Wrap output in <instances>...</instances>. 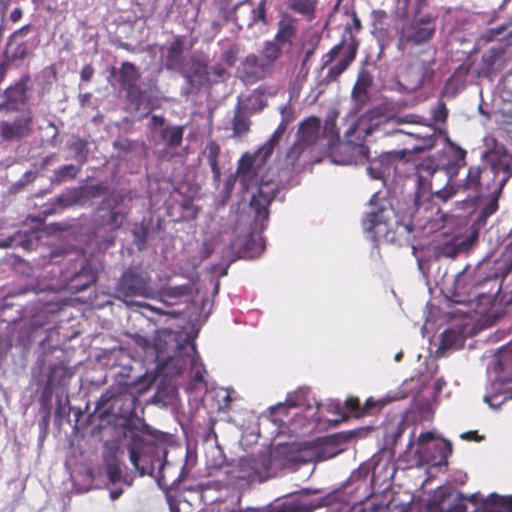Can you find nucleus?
I'll use <instances>...</instances> for the list:
<instances>
[{
	"instance_id": "nucleus-61",
	"label": "nucleus",
	"mask_w": 512,
	"mask_h": 512,
	"mask_svg": "<svg viewBox=\"0 0 512 512\" xmlns=\"http://www.w3.org/2000/svg\"><path fill=\"white\" fill-rule=\"evenodd\" d=\"M434 439V434L432 432H424L419 436V442L422 444L428 443Z\"/></svg>"
},
{
	"instance_id": "nucleus-11",
	"label": "nucleus",
	"mask_w": 512,
	"mask_h": 512,
	"mask_svg": "<svg viewBox=\"0 0 512 512\" xmlns=\"http://www.w3.org/2000/svg\"><path fill=\"white\" fill-rule=\"evenodd\" d=\"M140 77L141 73L136 65L125 61L119 68H111L108 80L111 86L126 93L130 103L139 105L145 99V92L138 84Z\"/></svg>"
},
{
	"instance_id": "nucleus-52",
	"label": "nucleus",
	"mask_w": 512,
	"mask_h": 512,
	"mask_svg": "<svg viewBox=\"0 0 512 512\" xmlns=\"http://www.w3.org/2000/svg\"><path fill=\"white\" fill-rule=\"evenodd\" d=\"M387 18V13L384 10H377L373 12L374 26L382 25L383 21Z\"/></svg>"
},
{
	"instance_id": "nucleus-60",
	"label": "nucleus",
	"mask_w": 512,
	"mask_h": 512,
	"mask_svg": "<svg viewBox=\"0 0 512 512\" xmlns=\"http://www.w3.org/2000/svg\"><path fill=\"white\" fill-rule=\"evenodd\" d=\"M91 98H92L91 93H83V94H79V96H78L79 103L82 107L86 106L90 102Z\"/></svg>"
},
{
	"instance_id": "nucleus-43",
	"label": "nucleus",
	"mask_w": 512,
	"mask_h": 512,
	"mask_svg": "<svg viewBox=\"0 0 512 512\" xmlns=\"http://www.w3.org/2000/svg\"><path fill=\"white\" fill-rule=\"evenodd\" d=\"M162 137L168 140L170 147L178 146L183 139V130H161Z\"/></svg>"
},
{
	"instance_id": "nucleus-38",
	"label": "nucleus",
	"mask_w": 512,
	"mask_h": 512,
	"mask_svg": "<svg viewBox=\"0 0 512 512\" xmlns=\"http://www.w3.org/2000/svg\"><path fill=\"white\" fill-rule=\"evenodd\" d=\"M192 349L194 352H196L195 344L192 345ZM204 365L200 361V357L197 353H195V356L191 360V373H192V379L194 382L201 383L204 382Z\"/></svg>"
},
{
	"instance_id": "nucleus-17",
	"label": "nucleus",
	"mask_w": 512,
	"mask_h": 512,
	"mask_svg": "<svg viewBox=\"0 0 512 512\" xmlns=\"http://www.w3.org/2000/svg\"><path fill=\"white\" fill-rule=\"evenodd\" d=\"M373 85L372 74L364 67L358 71L356 82L351 91L353 110L360 111L370 101V89Z\"/></svg>"
},
{
	"instance_id": "nucleus-50",
	"label": "nucleus",
	"mask_w": 512,
	"mask_h": 512,
	"mask_svg": "<svg viewBox=\"0 0 512 512\" xmlns=\"http://www.w3.org/2000/svg\"><path fill=\"white\" fill-rule=\"evenodd\" d=\"M319 126V120L317 118H311L300 121L297 128H319Z\"/></svg>"
},
{
	"instance_id": "nucleus-8",
	"label": "nucleus",
	"mask_w": 512,
	"mask_h": 512,
	"mask_svg": "<svg viewBox=\"0 0 512 512\" xmlns=\"http://www.w3.org/2000/svg\"><path fill=\"white\" fill-rule=\"evenodd\" d=\"M155 296V289L151 284V278L135 267H129L123 271L115 286V297L127 305H138L133 298L150 299Z\"/></svg>"
},
{
	"instance_id": "nucleus-33",
	"label": "nucleus",
	"mask_w": 512,
	"mask_h": 512,
	"mask_svg": "<svg viewBox=\"0 0 512 512\" xmlns=\"http://www.w3.org/2000/svg\"><path fill=\"white\" fill-rule=\"evenodd\" d=\"M484 508L488 512H508V496L491 493L484 501Z\"/></svg>"
},
{
	"instance_id": "nucleus-13",
	"label": "nucleus",
	"mask_w": 512,
	"mask_h": 512,
	"mask_svg": "<svg viewBox=\"0 0 512 512\" xmlns=\"http://www.w3.org/2000/svg\"><path fill=\"white\" fill-rule=\"evenodd\" d=\"M121 199L106 197L96 208L94 230L97 235L101 232L114 233L119 230L127 219L125 212L116 210Z\"/></svg>"
},
{
	"instance_id": "nucleus-56",
	"label": "nucleus",
	"mask_w": 512,
	"mask_h": 512,
	"mask_svg": "<svg viewBox=\"0 0 512 512\" xmlns=\"http://www.w3.org/2000/svg\"><path fill=\"white\" fill-rule=\"evenodd\" d=\"M461 438L468 441H479L483 437L479 436L477 431H468L466 433H463L461 435Z\"/></svg>"
},
{
	"instance_id": "nucleus-23",
	"label": "nucleus",
	"mask_w": 512,
	"mask_h": 512,
	"mask_svg": "<svg viewBox=\"0 0 512 512\" xmlns=\"http://www.w3.org/2000/svg\"><path fill=\"white\" fill-rule=\"evenodd\" d=\"M83 195L81 188H70L67 189L64 193L57 196L52 205L53 208L45 211V214H52L57 212L58 210H62L68 207H71L75 204H79L82 202Z\"/></svg>"
},
{
	"instance_id": "nucleus-32",
	"label": "nucleus",
	"mask_w": 512,
	"mask_h": 512,
	"mask_svg": "<svg viewBox=\"0 0 512 512\" xmlns=\"http://www.w3.org/2000/svg\"><path fill=\"white\" fill-rule=\"evenodd\" d=\"M467 506L465 504L464 496L459 493L455 502L444 510L443 501L439 503L432 502L428 505L427 512H466Z\"/></svg>"
},
{
	"instance_id": "nucleus-49",
	"label": "nucleus",
	"mask_w": 512,
	"mask_h": 512,
	"mask_svg": "<svg viewBox=\"0 0 512 512\" xmlns=\"http://www.w3.org/2000/svg\"><path fill=\"white\" fill-rule=\"evenodd\" d=\"M439 449L441 450V458H442L439 461V463L440 464L442 462L447 463V457H448V455H450L452 453V444H451V442L445 441Z\"/></svg>"
},
{
	"instance_id": "nucleus-62",
	"label": "nucleus",
	"mask_w": 512,
	"mask_h": 512,
	"mask_svg": "<svg viewBox=\"0 0 512 512\" xmlns=\"http://www.w3.org/2000/svg\"><path fill=\"white\" fill-rule=\"evenodd\" d=\"M22 17V10L21 8H15L11 14H10V19L12 22H17L21 19Z\"/></svg>"
},
{
	"instance_id": "nucleus-48",
	"label": "nucleus",
	"mask_w": 512,
	"mask_h": 512,
	"mask_svg": "<svg viewBox=\"0 0 512 512\" xmlns=\"http://www.w3.org/2000/svg\"><path fill=\"white\" fill-rule=\"evenodd\" d=\"M410 201L412 202V207L409 208L408 214L411 218H414L416 212L419 209V201H420L419 191H417L413 196L410 197Z\"/></svg>"
},
{
	"instance_id": "nucleus-55",
	"label": "nucleus",
	"mask_w": 512,
	"mask_h": 512,
	"mask_svg": "<svg viewBox=\"0 0 512 512\" xmlns=\"http://www.w3.org/2000/svg\"><path fill=\"white\" fill-rule=\"evenodd\" d=\"M376 407V402L372 398H368L364 405H361V411H363L364 416L368 414L372 409Z\"/></svg>"
},
{
	"instance_id": "nucleus-45",
	"label": "nucleus",
	"mask_w": 512,
	"mask_h": 512,
	"mask_svg": "<svg viewBox=\"0 0 512 512\" xmlns=\"http://www.w3.org/2000/svg\"><path fill=\"white\" fill-rule=\"evenodd\" d=\"M81 189L82 194L86 193L88 197L96 198L105 194L108 191V186L105 183H97L84 188L81 187Z\"/></svg>"
},
{
	"instance_id": "nucleus-6",
	"label": "nucleus",
	"mask_w": 512,
	"mask_h": 512,
	"mask_svg": "<svg viewBox=\"0 0 512 512\" xmlns=\"http://www.w3.org/2000/svg\"><path fill=\"white\" fill-rule=\"evenodd\" d=\"M51 261L62 265L60 277L71 289L83 291L97 280V271L79 250L52 251Z\"/></svg>"
},
{
	"instance_id": "nucleus-16",
	"label": "nucleus",
	"mask_w": 512,
	"mask_h": 512,
	"mask_svg": "<svg viewBox=\"0 0 512 512\" xmlns=\"http://www.w3.org/2000/svg\"><path fill=\"white\" fill-rule=\"evenodd\" d=\"M378 201V194H373L369 203L375 206L376 209L367 213L362 222L364 231L375 235L385 233L394 216L393 208L387 200L381 199L380 202Z\"/></svg>"
},
{
	"instance_id": "nucleus-4",
	"label": "nucleus",
	"mask_w": 512,
	"mask_h": 512,
	"mask_svg": "<svg viewBox=\"0 0 512 512\" xmlns=\"http://www.w3.org/2000/svg\"><path fill=\"white\" fill-rule=\"evenodd\" d=\"M167 451L156 445H145L129 448V457L140 475H151L156 478L161 488H166L182 481V471L176 473L177 467L166 460ZM184 465L180 468L182 470Z\"/></svg>"
},
{
	"instance_id": "nucleus-20",
	"label": "nucleus",
	"mask_w": 512,
	"mask_h": 512,
	"mask_svg": "<svg viewBox=\"0 0 512 512\" xmlns=\"http://www.w3.org/2000/svg\"><path fill=\"white\" fill-rule=\"evenodd\" d=\"M248 0L239 1L235 4L232 0H215L214 6L217 10V20L213 22V27H220L228 22H233L237 25L240 24V17L237 12L240 10Z\"/></svg>"
},
{
	"instance_id": "nucleus-36",
	"label": "nucleus",
	"mask_w": 512,
	"mask_h": 512,
	"mask_svg": "<svg viewBox=\"0 0 512 512\" xmlns=\"http://www.w3.org/2000/svg\"><path fill=\"white\" fill-rule=\"evenodd\" d=\"M149 227L144 222L139 224H135L131 230V233L134 237V243L138 247L139 250H142L146 246L147 238L149 235Z\"/></svg>"
},
{
	"instance_id": "nucleus-18",
	"label": "nucleus",
	"mask_w": 512,
	"mask_h": 512,
	"mask_svg": "<svg viewBox=\"0 0 512 512\" xmlns=\"http://www.w3.org/2000/svg\"><path fill=\"white\" fill-rule=\"evenodd\" d=\"M273 70L256 54H248L242 62L241 79L245 83H255L271 75Z\"/></svg>"
},
{
	"instance_id": "nucleus-40",
	"label": "nucleus",
	"mask_w": 512,
	"mask_h": 512,
	"mask_svg": "<svg viewBox=\"0 0 512 512\" xmlns=\"http://www.w3.org/2000/svg\"><path fill=\"white\" fill-rule=\"evenodd\" d=\"M251 19L247 23L250 27L257 22L266 23V0H260L258 5L251 9Z\"/></svg>"
},
{
	"instance_id": "nucleus-5",
	"label": "nucleus",
	"mask_w": 512,
	"mask_h": 512,
	"mask_svg": "<svg viewBox=\"0 0 512 512\" xmlns=\"http://www.w3.org/2000/svg\"><path fill=\"white\" fill-rule=\"evenodd\" d=\"M512 270V230L505 238V247L500 256L493 261H484L479 269L478 276L473 285L476 297L496 299L501 290L504 279Z\"/></svg>"
},
{
	"instance_id": "nucleus-15",
	"label": "nucleus",
	"mask_w": 512,
	"mask_h": 512,
	"mask_svg": "<svg viewBox=\"0 0 512 512\" xmlns=\"http://www.w3.org/2000/svg\"><path fill=\"white\" fill-rule=\"evenodd\" d=\"M30 82L31 77L25 74L7 87L0 95V111H18L27 106L32 96Z\"/></svg>"
},
{
	"instance_id": "nucleus-10",
	"label": "nucleus",
	"mask_w": 512,
	"mask_h": 512,
	"mask_svg": "<svg viewBox=\"0 0 512 512\" xmlns=\"http://www.w3.org/2000/svg\"><path fill=\"white\" fill-rule=\"evenodd\" d=\"M437 15L431 13L413 14L412 19L401 28L398 47L404 50L408 45H421L429 42L436 32Z\"/></svg>"
},
{
	"instance_id": "nucleus-22",
	"label": "nucleus",
	"mask_w": 512,
	"mask_h": 512,
	"mask_svg": "<svg viewBox=\"0 0 512 512\" xmlns=\"http://www.w3.org/2000/svg\"><path fill=\"white\" fill-rule=\"evenodd\" d=\"M388 120V114L382 107H374L360 116L358 121L353 123L350 128H379L386 125Z\"/></svg>"
},
{
	"instance_id": "nucleus-21",
	"label": "nucleus",
	"mask_w": 512,
	"mask_h": 512,
	"mask_svg": "<svg viewBox=\"0 0 512 512\" xmlns=\"http://www.w3.org/2000/svg\"><path fill=\"white\" fill-rule=\"evenodd\" d=\"M444 131L445 130H433V133L425 135L405 132L404 134L407 140L404 142L406 144L404 152L420 153L433 148L436 145V132L441 134Z\"/></svg>"
},
{
	"instance_id": "nucleus-53",
	"label": "nucleus",
	"mask_w": 512,
	"mask_h": 512,
	"mask_svg": "<svg viewBox=\"0 0 512 512\" xmlns=\"http://www.w3.org/2000/svg\"><path fill=\"white\" fill-rule=\"evenodd\" d=\"M4 140H10L13 137H22L24 136L23 130H2L1 134Z\"/></svg>"
},
{
	"instance_id": "nucleus-3",
	"label": "nucleus",
	"mask_w": 512,
	"mask_h": 512,
	"mask_svg": "<svg viewBox=\"0 0 512 512\" xmlns=\"http://www.w3.org/2000/svg\"><path fill=\"white\" fill-rule=\"evenodd\" d=\"M362 28L361 21L356 13L352 14L351 23L347 24L346 31L354 29L356 32ZM359 41L349 32L344 35L341 42L334 45L326 54L322 56L321 67L319 69L318 81L316 85L317 99L324 93L327 86L338 80V78L349 68L356 58Z\"/></svg>"
},
{
	"instance_id": "nucleus-25",
	"label": "nucleus",
	"mask_w": 512,
	"mask_h": 512,
	"mask_svg": "<svg viewBox=\"0 0 512 512\" xmlns=\"http://www.w3.org/2000/svg\"><path fill=\"white\" fill-rule=\"evenodd\" d=\"M183 43L180 39L173 41L167 49L164 68L169 71H181Z\"/></svg>"
},
{
	"instance_id": "nucleus-9",
	"label": "nucleus",
	"mask_w": 512,
	"mask_h": 512,
	"mask_svg": "<svg viewBox=\"0 0 512 512\" xmlns=\"http://www.w3.org/2000/svg\"><path fill=\"white\" fill-rule=\"evenodd\" d=\"M285 130H275L270 139L262 145L254 154L245 153L238 162L236 171L237 180L244 190H248L256 177L254 167H260L265 164L272 155L275 146L281 139Z\"/></svg>"
},
{
	"instance_id": "nucleus-59",
	"label": "nucleus",
	"mask_w": 512,
	"mask_h": 512,
	"mask_svg": "<svg viewBox=\"0 0 512 512\" xmlns=\"http://www.w3.org/2000/svg\"><path fill=\"white\" fill-rule=\"evenodd\" d=\"M222 60H224L226 63H228L229 65H233L234 62H235V57H234V52L229 50V51H225L223 54H222Z\"/></svg>"
},
{
	"instance_id": "nucleus-35",
	"label": "nucleus",
	"mask_w": 512,
	"mask_h": 512,
	"mask_svg": "<svg viewBox=\"0 0 512 512\" xmlns=\"http://www.w3.org/2000/svg\"><path fill=\"white\" fill-rule=\"evenodd\" d=\"M88 142L84 139L73 138L68 142V148L73 151L74 158L83 165L87 161L88 157Z\"/></svg>"
},
{
	"instance_id": "nucleus-57",
	"label": "nucleus",
	"mask_w": 512,
	"mask_h": 512,
	"mask_svg": "<svg viewBox=\"0 0 512 512\" xmlns=\"http://www.w3.org/2000/svg\"><path fill=\"white\" fill-rule=\"evenodd\" d=\"M428 0H414V13L413 14H423L422 10L427 6Z\"/></svg>"
},
{
	"instance_id": "nucleus-34",
	"label": "nucleus",
	"mask_w": 512,
	"mask_h": 512,
	"mask_svg": "<svg viewBox=\"0 0 512 512\" xmlns=\"http://www.w3.org/2000/svg\"><path fill=\"white\" fill-rule=\"evenodd\" d=\"M109 399H114L115 402L118 401H128V407L124 411V413L132 414L135 412L137 407L138 399L135 397L132 393L127 392V387H118L117 392L112 393L109 395Z\"/></svg>"
},
{
	"instance_id": "nucleus-64",
	"label": "nucleus",
	"mask_w": 512,
	"mask_h": 512,
	"mask_svg": "<svg viewBox=\"0 0 512 512\" xmlns=\"http://www.w3.org/2000/svg\"><path fill=\"white\" fill-rule=\"evenodd\" d=\"M135 342L142 348H146L149 345V341L145 337L139 335L135 336Z\"/></svg>"
},
{
	"instance_id": "nucleus-46",
	"label": "nucleus",
	"mask_w": 512,
	"mask_h": 512,
	"mask_svg": "<svg viewBox=\"0 0 512 512\" xmlns=\"http://www.w3.org/2000/svg\"><path fill=\"white\" fill-rule=\"evenodd\" d=\"M106 474L111 483L115 484L121 479V468L116 462H108L106 464Z\"/></svg>"
},
{
	"instance_id": "nucleus-63",
	"label": "nucleus",
	"mask_w": 512,
	"mask_h": 512,
	"mask_svg": "<svg viewBox=\"0 0 512 512\" xmlns=\"http://www.w3.org/2000/svg\"><path fill=\"white\" fill-rule=\"evenodd\" d=\"M9 66L4 60L0 63V83L3 81Z\"/></svg>"
},
{
	"instance_id": "nucleus-41",
	"label": "nucleus",
	"mask_w": 512,
	"mask_h": 512,
	"mask_svg": "<svg viewBox=\"0 0 512 512\" xmlns=\"http://www.w3.org/2000/svg\"><path fill=\"white\" fill-rule=\"evenodd\" d=\"M33 125V114L30 109H25L21 114L15 118L13 128H29ZM4 128H11L9 124H6Z\"/></svg>"
},
{
	"instance_id": "nucleus-44",
	"label": "nucleus",
	"mask_w": 512,
	"mask_h": 512,
	"mask_svg": "<svg viewBox=\"0 0 512 512\" xmlns=\"http://www.w3.org/2000/svg\"><path fill=\"white\" fill-rule=\"evenodd\" d=\"M344 407L349 413L357 418L364 416L363 411H361V404L358 397H348L344 403Z\"/></svg>"
},
{
	"instance_id": "nucleus-42",
	"label": "nucleus",
	"mask_w": 512,
	"mask_h": 512,
	"mask_svg": "<svg viewBox=\"0 0 512 512\" xmlns=\"http://www.w3.org/2000/svg\"><path fill=\"white\" fill-rule=\"evenodd\" d=\"M281 122L277 128H287L296 120V113L291 106H283L280 108Z\"/></svg>"
},
{
	"instance_id": "nucleus-14",
	"label": "nucleus",
	"mask_w": 512,
	"mask_h": 512,
	"mask_svg": "<svg viewBox=\"0 0 512 512\" xmlns=\"http://www.w3.org/2000/svg\"><path fill=\"white\" fill-rule=\"evenodd\" d=\"M268 95L264 86H259L248 95H241L233 118V128H249V116L267 105Z\"/></svg>"
},
{
	"instance_id": "nucleus-47",
	"label": "nucleus",
	"mask_w": 512,
	"mask_h": 512,
	"mask_svg": "<svg viewBox=\"0 0 512 512\" xmlns=\"http://www.w3.org/2000/svg\"><path fill=\"white\" fill-rule=\"evenodd\" d=\"M189 293H190V286L187 284L170 287L167 291V295H169L171 297H181V296L187 295Z\"/></svg>"
},
{
	"instance_id": "nucleus-12",
	"label": "nucleus",
	"mask_w": 512,
	"mask_h": 512,
	"mask_svg": "<svg viewBox=\"0 0 512 512\" xmlns=\"http://www.w3.org/2000/svg\"><path fill=\"white\" fill-rule=\"evenodd\" d=\"M32 26L24 25L14 31L7 40L3 51V60L9 65L21 63L26 58L33 56L39 40L36 36H29Z\"/></svg>"
},
{
	"instance_id": "nucleus-58",
	"label": "nucleus",
	"mask_w": 512,
	"mask_h": 512,
	"mask_svg": "<svg viewBox=\"0 0 512 512\" xmlns=\"http://www.w3.org/2000/svg\"><path fill=\"white\" fill-rule=\"evenodd\" d=\"M442 249L443 254L448 257H454L458 253V248L455 245H445Z\"/></svg>"
},
{
	"instance_id": "nucleus-31",
	"label": "nucleus",
	"mask_w": 512,
	"mask_h": 512,
	"mask_svg": "<svg viewBox=\"0 0 512 512\" xmlns=\"http://www.w3.org/2000/svg\"><path fill=\"white\" fill-rule=\"evenodd\" d=\"M83 165H73L68 164L59 167L53 172V176L51 177V182L53 184H60L66 180H73L77 177V175L81 172V168Z\"/></svg>"
},
{
	"instance_id": "nucleus-39",
	"label": "nucleus",
	"mask_w": 512,
	"mask_h": 512,
	"mask_svg": "<svg viewBox=\"0 0 512 512\" xmlns=\"http://www.w3.org/2000/svg\"><path fill=\"white\" fill-rule=\"evenodd\" d=\"M229 77V72L221 64L208 67L207 81L223 82Z\"/></svg>"
},
{
	"instance_id": "nucleus-7",
	"label": "nucleus",
	"mask_w": 512,
	"mask_h": 512,
	"mask_svg": "<svg viewBox=\"0 0 512 512\" xmlns=\"http://www.w3.org/2000/svg\"><path fill=\"white\" fill-rule=\"evenodd\" d=\"M436 55L437 50L432 46L417 55L399 77L397 90L412 94L421 88H432L438 69Z\"/></svg>"
},
{
	"instance_id": "nucleus-1",
	"label": "nucleus",
	"mask_w": 512,
	"mask_h": 512,
	"mask_svg": "<svg viewBox=\"0 0 512 512\" xmlns=\"http://www.w3.org/2000/svg\"><path fill=\"white\" fill-rule=\"evenodd\" d=\"M467 151L456 144H451L448 151L440 153L435 158L424 159L417 168L419 186L432 188L427 183L437 171H443L447 176L444 187L433 192V196L446 203L456 196L461 201L476 205L488 196V200L480 208L474 226L484 228L488 219L499 209V200L504 187L512 177V155L506 150L492 153L486 161L469 165L464 176L457 179L462 168L466 166Z\"/></svg>"
},
{
	"instance_id": "nucleus-29",
	"label": "nucleus",
	"mask_w": 512,
	"mask_h": 512,
	"mask_svg": "<svg viewBox=\"0 0 512 512\" xmlns=\"http://www.w3.org/2000/svg\"><path fill=\"white\" fill-rule=\"evenodd\" d=\"M443 20L446 25L451 26L452 31H458L468 23L469 15L466 11L450 8L443 16Z\"/></svg>"
},
{
	"instance_id": "nucleus-51",
	"label": "nucleus",
	"mask_w": 512,
	"mask_h": 512,
	"mask_svg": "<svg viewBox=\"0 0 512 512\" xmlns=\"http://www.w3.org/2000/svg\"><path fill=\"white\" fill-rule=\"evenodd\" d=\"M94 69L91 65H85L80 72V77L83 81H90L93 77Z\"/></svg>"
},
{
	"instance_id": "nucleus-24",
	"label": "nucleus",
	"mask_w": 512,
	"mask_h": 512,
	"mask_svg": "<svg viewBox=\"0 0 512 512\" xmlns=\"http://www.w3.org/2000/svg\"><path fill=\"white\" fill-rule=\"evenodd\" d=\"M274 195L259 189L256 194H253L250 205L255 211L258 219L267 220L269 216L268 207L272 203Z\"/></svg>"
},
{
	"instance_id": "nucleus-30",
	"label": "nucleus",
	"mask_w": 512,
	"mask_h": 512,
	"mask_svg": "<svg viewBox=\"0 0 512 512\" xmlns=\"http://www.w3.org/2000/svg\"><path fill=\"white\" fill-rule=\"evenodd\" d=\"M221 148L215 141L211 140L206 144L204 153L207 156L208 163L213 173V179L218 181L221 176V170L219 167L218 159L220 156Z\"/></svg>"
},
{
	"instance_id": "nucleus-54",
	"label": "nucleus",
	"mask_w": 512,
	"mask_h": 512,
	"mask_svg": "<svg viewBox=\"0 0 512 512\" xmlns=\"http://www.w3.org/2000/svg\"><path fill=\"white\" fill-rule=\"evenodd\" d=\"M314 50H315V48L312 47V48L307 49L305 51V55H304V57L302 59V63H301V71H305V73L308 72V68L306 66H307L308 61L310 60V58L314 54Z\"/></svg>"
},
{
	"instance_id": "nucleus-27",
	"label": "nucleus",
	"mask_w": 512,
	"mask_h": 512,
	"mask_svg": "<svg viewBox=\"0 0 512 512\" xmlns=\"http://www.w3.org/2000/svg\"><path fill=\"white\" fill-rule=\"evenodd\" d=\"M285 50L287 49L270 40L264 43L259 56L274 71L275 63Z\"/></svg>"
},
{
	"instance_id": "nucleus-2",
	"label": "nucleus",
	"mask_w": 512,
	"mask_h": 512,
	"mask_svg": "<svg viewBox=\"0 0 512 512\" xmlns=\"http://www.w3.org/2000/svg\"><path fill=\"white\" fill-rule=\"evenodd\" d=\"M339 130H298L294 149L302 151L309 145L325 146L327 152L337 164H351L358 160L367 159L369 148L365 138L374 130H347L345 140H340Z\"/></svg>"
},
{
	"instance_id": "nucleus-26",
	"label": "nucleus",
	"mask_w": 512,
	"mask_h": 512,
	"mask_svg": "<svg viewBox=\"0 0 512 512\" xmlns=\"http://www.w3.org/2000/svg\"><path fill=\"white\" fill-rule=\"evenodd\" d=\"M296 29L292 21L288 18L281 19L278 22V30L272 41L286 48L290 49L292 46V39L294 38Z\"/></svg>"
},
{
	"instance_id": "nucleus-37",
	"label": "nucleus",
	"mask_w": 512,
	"mask_h": 512,
	"mask_svg": "<svg viewBox=\"0 0 512 512\" xmlns=\"http://www.w3.org/2000/svg\"><path fill=\"white\" fill-rule=\"evenodd\" d=\"M317 0H290V8L298 13L307 15L315 10Z\"/></svg>"
},
{
	"instance_id": "nucleus-19",
	"label": "nucleus",
	"mask_w": 512,
	"mask_h": 512,
	"mask_svg": "<svg viewBox=\"0 0 512 512\" xmlns=\"http://www.w3.org/2000/svg\"><path fill=\"white\" fill-rule=\"evenodd\" d=\"M431 118L425 119L422 116L410 114L398 118L397 124H415L422 126L442 125L446 123L448 117V109L443 101H438L435 106L431 108Z\"/></svg>"
},
{
	"instance_id": "nucleus-28",
	"label": "nucleus",
	"mask_w": 512,
	"mask_h": 512,
	"mask_svg": "<svg viewBox=\"0 0 512 512\" xmlns=\"http://www.w3.org/2000/svg\"><path fill=\"white\" fill-rule=\"evenodd\" d=\"M182 75L190 86L194 87L196 85H201L207 81L208 66L203 65L200 62H194L191 66L190 72H182Z\"/></svg>"
}]
</instances>
